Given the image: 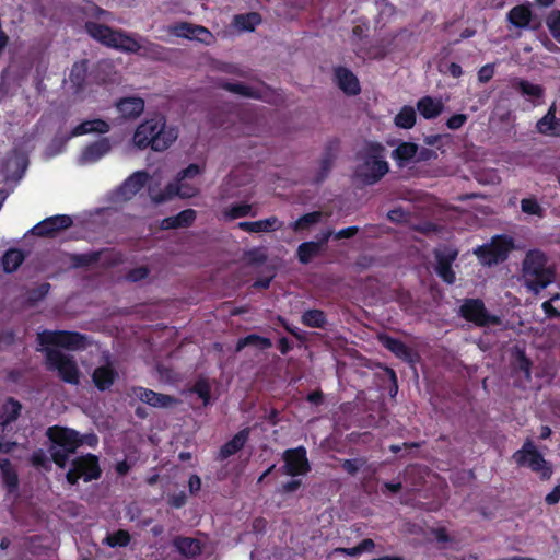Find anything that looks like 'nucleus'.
Returning <instances> with one entry per match:
<instances>
[{
  "instance_id": "obj_19",
  "label": "nucleus",
  "mask_w": 560,
  "mask_h": 560,
  "mask_svg": "<svg viewBox=\"0 0 560 560\" xmlns=\"http://www.w3.org/2000/svg\"><path fill=\"white\" fill-rule=\"evenodd\" d=\"M250 434V428L240 430L231 440L225 442L219 451L218 459L225 460L244 448Z\"/></svg>"
},
{
  "instance_id": "obj_52",
  "label": "nucleus",
  "mask_w": 560,
  "mask_h": 560,
  "mask_svg": "<svg viewBox=\"0 0 560 560\" xmlns=\"http://www.w3.org/2000/svg\"><path fill=\"white\" fill-rule=\"evenodd\" d=\"M192 392L202 399L203 405L207 406L211 398V387L206 380H199L192 387Z\"/></svg>"
},
{
  "instance_id": "obj_8",
  "label": "nucleus",
  "mask_w": 560,
  "mask_h": 560,
  "mask_svg": "<svg viewBox=\"0 0 560 560\" xmlns=\"http://www.w3.org/2000/svg\"><path fill=\"white\" fill-rule=\"evenodd\" d=\"M43 346L60 347L70 351L84 350L90 345L86 335L71 330H44L38 335Z\"/></svg>"
},
{
  "instance_id": "obj_20",
  "label": "nucleus",
  "mask_w": 560,
  "mask_h": 560,
  "mask_svg": "<svg viewBox=\"0 0 560 560\" xmlns=\"http://www.w3.org/2000/svg\"><path fill=\"white\" fill-rule=\"evenodd\" d=\"M417 110L427 120L438 118L444 110L445 105L442 98L430 95L422 96L417 102Z\"/></svg>"
},
{
  "instance_id": "obj_42",
  "label": "nucleus",
  "mask_w": 560,
  "mask_h": 560,
  "mask_svg": "<svg viewBox=\"0 0 560 560\" xmlns=\"http://www.w3.org/2000/svg\"><path fill=\"white\" fill-rule=\"evenodd\" d=\"M247 346H255L261 350H266L272 347V341L267 337L259 336L257 334H249L237 340L236 351H241Z\"/></svg>"
},
{
  "instance_id": "obj_25",
  "label": "nucleus",
  "mask_w": 560,
  "mask_h": 560,
  "mask_svg": "<svg viewBox=\"0 0 560 560\" xmlns=\"http://www.w3.org/2000/svg\"><path fill=\"white\" fill-rule=\"evenodd\" d=\"M118 112L125 119H135L144 110V101L139 96L122 97L116 103Z\"/></svg>"
},
{
  "instance_id": "obj_10",
  "label": "nucleus",
  "mask_w": 560,
  "mask_h": 560,
  "mask_svg": "<svg viewBox=\"0 0 560 560\" xmlns=\"http://www.w3.org/2000/svg\"><path fill=\"white\" fill-rule=\"evenodd\" d=\"M459 315L467 322L477 327H488L490 325H500L501 319L498 315L490 314L481 299H465L459 307Z\"/></svg>"
},
{
  "instance_id": "obj_4",
  "label": "nucleus",
  "mask_w": 560,
  "mask_h": 560,
  "mask_svg": "<svg viewBox=\"0 0 560 560\" xmlns=\"http://www.w3.org/2000/svg\"><path fill=\"white\" fill-rule=\"evenodd\" d=\"M201 167L196 163H190L186 168L182 170L176 179L168 183L165 188L159 194L152 196V200L155 203H163L172 200L174 197L179 196L180 198H191L198 195L199 188L195 184H190L188 179H194L201 174Z\"/></svg>"
},
{
  "instance_id": "obj_26",
  "label": "nucleus",
  "mask_w": 560,
  "mask_h": 560,
  "mask_svg": "<svg viewBox=\"0 0 560 560\" xmlns=\"http://www.w3.org/2000/svg\"><path fill=\"white\" fill-rule=\"evenodd\" d=\"M536 129L545 136L560 137V119L556 117V106L551 105L536 124Z\"/></svg>"
},
{
  "instance_id": "obj_34",
  "label": "nucleus",
  "mask_w": 560,
  "mask_h": 560,
  "mask_svg": "<svg viewBox=\"0 0 560 560\" xmlns=\"http://www.w3.org/2000/svg\"><path fill=\"white\" fill-rule=\"evenodd\" d=\"M0 471L8 492H15L19 488V476L9 458H0Z\"/></svg>"
},
{
  "instance_id": "obj_43",
  "label": "nucleus",
  "mask_w": 560,
  "mask_h": 560,
  "mask_svg": "<svg viewBox=\"0 0 560 560\" xmlns=\"http://www.w3.org/2000/svg\"><path fill=\"white\" fill-rule=\"evenodd\" d=\"M166 48L160 44L145 40L143 44L141 43V49H139L138 55L152 59V60H164L166 57Z\"/></svg>"
},
{
  "instance_id": "obj_9",
  "label": "nucleus",
  "mask_w": 560,
  "mask_h": 560,
  "mask_svg": "<svg viewBox=\"0 0 560 560\" xmlns=\"http://www.w3.org/2000/svg\"><path fill=\"white\" fill-rule=\"evenodd\" d=\"M102 469L100 467L98 457L94 454H86L75 457L71 467L66 474L67 481L74 486L80 479L84 482L96 480L101 477Z\"/></svg>"
},
{
  "instance_id": "obj_46",
  "label": "nucleus",
  "mask_w": 560,
  "mask_h": 560,
  "mask_svg": "<svg viewBox=\"0 0 560 560\" xmlns=\"http://www.w3.org/2000/svg\"><path fill=\"white\" fill-rule=\"evenodd\" d=\"M260 22L261 18L256 12L236 14L234 16V24L242 31L253 32Z\"/></svg>"
},
{
  "instance_id": "obj_28",
  "label": "nucleus",
  "mask_w": 560,
  "mask_h": 560,
  "mask_svg": "<svg viewBox=\"0 0 560 560\" xmlns=\"http://www.w3.org/2000/svg\"><path fill=\"white\" fill-rule=\"evenodd\" d=\"M196 217L197 213L194 209H185L176 215L164 218L161 228L164 230L189 228L195 222Z\"/></svg>"
},
{
  "instance_id": "obj_35",
  "label": "nucleus",
  "mask_w": 560,
  "mask_h": 560,
  "mask_svg": "<svg viewBox=\"0 0 560 560\" xmlns=\"http://www.w3.org/2000/svg\"><path fill=\"white\" fill-rule=\"evenodd\" d=\"M86 60L74 62L70 73L69 81L72 84L74 92L79 93L84 90L86 85L88 66Z\"/></svg>"
},
{
  "instance_id": "obj_3",
  "label": "nucleus",
  "mask_w": 560,
  "mask_h": 560,
  "mask_svg": "<svg viewBox=\"0 0 560 560\" xmlns=\"http://www.w3.org/2000/svg\"><path fill=\"white\" fill-rule=\"evenodd\" d=\"M523 278L526 287L534 293L540 292L555 279V271L547 267L546 255L538 250H529L523 260Z\"/></svg>"
},
{
  "instance_id": "obj_16",
  "label": "nucleus",
  "mask_w": 560,
  "mask_h": 560,
  "mask_svg": "<svg viewBox=\"0 0 560 560\" xmlns=\"http://www.w3.org/2000/svg\"><path fill=\"white\" fill-rule=\"evenodd\" d=\"M369 26L366 24L355 25L352 28L350 42L353 46V50L358 57H373V58H384L385 52L372 54L371 49L368 47L366 39Z\"/></svg>"
},
{
  "instance_id": "obj_40",
  "label": "nucleus",
  "mask_w": 560,
  "mask_h": 560,
  "mask_svg": "<svg viewBox=\"0 0 560 560\" xmlns=\"http://www.w3.org/2000/svg\"><path fill=\"white\" fill-rule=\"evenodd\" d=\"M25 260L24 253L19 248H10L2 256V267L4 272L12 273L19 269V267Z\"/></svg>"
},
{
  "instance_id": "obj_5",
  "label": "nucleus",
  "mask_w": 560,
  "mask_h": 560,
  "mask_svg": "<svg viewBox=\"0 0 560 560\" xmlns=\"http://www.w3.org/2000/svg\"><path fill=\"white\" fill-rule=\"evenodd\" d=\"M512 457L518 466L528 467L532 471L538 474L540 479H550L552 467L536 448L532 440L527 439Z\"/></svg>"
},
{
  "instance_id": "obj_61",
  "label": "nucleus",
  "mask_w": 560,
  "mask_h": 560,
  "mask_svg": "<svg viewBox=\"0 0 560 560\" xmlns=\"http://www.w3.org/2000/svg\"><path fill=\"white\" fill-rule=\"evenodd\" d=\"M467 120L468 116L466 114H454L446 120L445 125L450 130H458Z\"/></svg>"
},
{
  "instance_id": "obj_14",
  "label": "nucleus",
  "mask_w": 560,
  "mask_h": 560,
  "mask_svg": "<svg viewBox=\"0 0 560 560\" xmlns=\"http://www.w3.org/2000/svg\"><path fill=\"white\" fill-rule=\"evenodd\" d=\"M46 434L59 448L74 453L80 447L79 432L73 429L55 425L48 428Z\"/></svg>"
},
{
  "instance_id": "obj_51",
  "label": "nucleus",
  "mask_w": 560,
  "mask_h": 560,
  "mask_svg": "<svg viewBox=\"0 0 560 560\" xmlns=\"http://www.w3.org/2000/svg\"><path fill=\"white\" fill-rule=\"evenodd\" d=\"M195 25L188 22H179L171 27V32L177 36L187 39H194Z\"/></svg>"
},
{
  "instance_id": "obj_50",
  "label": "nucleus",
  "mask_w": 560,
  "mask_h": 560,
  "mask_svg": "<svg viewBox=\"0 0 560 560\" xmlns=\"http://www.w3.org/2000/svg\"><path fill=\"white\" fill-rule=\"evenodd\" d=\"M322 219V212L319 211H313V212H308V213H305L303 215H301L295 222H294V230L295 231H300V230H307L310 229L312 225L318 223Z\"/></svg>"
},
{
  "instance_id": "obj_58",
  "label": "nucleus",
  "mask_w": 560,
  "mask_h": 560,
  "mask_svg": "<svg viewBox=\"0 0 560 560\" xmlns=\"http://www.w3.org/2000/svg\"><path fill=\"white\" fill-rule=\"evenodd\" d=\"M149 275L150 269L147 266H140L130 269L126 275V279L130 282H139L144 280Z\"/></svg>"
},
{
  "instance_id": "obj_57",
  "label": "nucleus",
  "mask_w": 560,
  "mask_h": 560,
  "mask_svg": "<svg viewBox=\"0 0 560 560\" xmlns=\"http://www.w3.org/2000/svg\"><path fill=\"white\" fill-rule=\"evenodd\" d=\"M547 26L555 38L560 36V11H552L547 18Z\"/></svg>"
},
{
  "instance_id": "obj_21",
  "label": "nucleus",
  "mask_w": 560,
  "mask_h": 560,
  "mask_svg": "<svg viewBox=\"0 0 560 560\" xmlns=\"http://www.w3.org/2000/svg\"><path fill=\"white\" fill-rule=\"evenodd\" d=\"M117 378L118 372L110 363L97 366L92 373V381L101 392L109 389Z\"/></svg>"
},
{
  "instance_id": "obj_27",
  "label": "nucleus",
  "mask_w": 560,
  "mask_h": 560,
  "mask_svg": "<svg viewBox=\"0 0 560 560\" xmlns=\"http://www.w3.org/2000/svg\"><path fill=\"white\" fill-rule=\"evenodd\" d=\"M236 228L248 233H267L279 229V220L272 215L258 221H242L237 223Z\"/></svg>"
},
{
  "instance_id": "obj_59",
  "label": "nucleus",
  "mask_w": 560,
  "mask_h": 560,
  "mask_svg": "<svg viewBox=\"0 0 560 560\" xmlns=\"http://www.w3.org/2000/svg\"><path fill=\"white\" fill-rule=\"evenodd\" d=\"M31 463L33 466L38 467V468H45V469L50 468L49 458L47 457L46 453L42 448H38L32 453Z\"/></svg>"
},
{
  "instance_id": "obj_48",
  "label": "nucleus",
  "mask_w": 560,
  "mask_h": 560,
  "mask_svg": "<svg viewBox=\"0 0 560 560\" xmlns=\"http://www.w3.org/2000/svg\"><path fill=\"white\" fill-rule=\"evenodd\" d=\"M22 405L13 397H9L3 406L2 419L4 424L14 422L21 415Z\"/></svg>"
},
{
  "instance_id": "obj_33",
  "label": "nucleus",
  "mask_w": 560,
  "mask_h": 560,
  "mask_svg": "<svg viewBox=\"0 0 560 560\" xmlns=\"http://www.w3.org/2000/svg\"><path fill=\"white\" fill-rule=\"evenodd\" d=\"M532 19V10L525 4L515 5L508 13V21L517 28L528 27Z\"/></svg>"
},
{
  "instance_id": "obj_11",
  "label": "nucleus",
  "mask_w": 560,
  "mask_h": 560,
  "mask_svg": "<svg viewBox=\"0 0 560 560\" xmlns=\"http://www.w3.org/2000/svg\"><path fill=\"white\" fill-rule=\"evenodd\" d=\"M283 466L280 468L282 475L298 477L307 475L311 471V464L307 458V451L304 446L288 448L282 453Z\"/></svg>"
},
{
  "instance_id": "obj_56",
  "label": "nucleus",
  "mask_w": 560,
  "mask_h": 560,
  "mask_svg": "<svg viewBox=\"0 0 560 560\" xmlns=\"http://www.w3.org/2000/svg\"><path fill=\"white\" fill-rule=\"evenodd\" d=\"M340 141L337 138L330 139L323 151L322 158L328 159L330 162L335 163V160L337 158V152L339 150Z\"/></svg>"
},
{
  "instance_id": "obj_2",
  "label": "nucleus",
  "mask_w": 560,
  "mask_h": 560,
  "mask_svg": "<svg viewBox=\"0 0 560 560\" xmlns=\"http://www.w3.org/2000/svg\"><path fill=\"white\" fill-rule=\"evenodd\" d=\"M385 148L380 142L370 141L357 153L361 161L354 170V177L365 186L378 183L389 171L384 159Z\"/></svg>"
},
{
  "instance_id": "obj_55",
  "label": "nucleus",
  "mask_w": 560,
  "mask_h": 560,
  "mask_svg": "<svg viewBox=\"0 0 560 560\" xmlns=\"http://www.w3.org/2000/svg\"><path fill=\"white\" fill-rule=\"evenodd\" d=\"M332 166L334 163L330 162L328 159L320 158L319 170L317 171L314 177V183L316 185L322 184L328 177Z\"/></svg>"
},
{
  "instance_id": "obj_63",
  "label": "nucleus",
  "mask_w": 560,
  "mask_h": 560,
  "mask_svg": "<svg viewBox=\"0 0 560 560\" xmlns=\"http://www.w3.org/2000/svg\"><path fill=\"white\" fill-rule=\"evenodd\" d=\"M560 299V294L556 293L555 295H552L551 299H549L548 301H545L541 305L545 314L549 317V318H558L560 317V312L553 306V302L556 300Z\"/></svg>"
},
{
  "instance_id": "obj_60",
  "label": "nucleus",
  "mask_w": 560,
  "mask_h": 560,
  "mask_svg": "<svg viewBox=\"0 0 560 560\" xmlns=\"http://www.w3.org/2000/svg\"><path fill=\"white\" fill-rule=\"evenodd\" d=\"M249 264L261 265L267 260V255L261 248H253L245 254Z\"/></svg>"
},
{
  "instance_id": "obj_53",
  "label": "nucleus",
  "mask_w": 560,
  "mask_h": 560,
  "mask_svg": "<svg viewBox=\"0 0 560 560\" xmlns=\"http://www.w3.org/2000/svg\"><path fill=\"white\" fill-rule=\"evenodd\" d=\"M530 368H532V362L526 357L525 352L524 351L517 352V357H516L513 369L515 371L523 372L525 378L529 380L530 378Z\"/></svg>"
},
{
  "instance_id": "obj_1",
  "label": "nucleus",
  "mask_w": 560,
  "mask_h": 560,
  "mask_svg": "<svg viewBox=\"0 0 560 560\" xmlns=\"http://www.w3.org/2000/svg\"><path fill=\"white\" fill-rule=\"evenodd\" d=\"M177 137V128L168 126L163 115H155L137 127L133 143L141 150L151 148L153 151L162 152L168 149Z\"/></svg>"
},
{
  "instance_id": "obj_37",
  "label": "nucleus",
  "mask_w": 560,
  "mask_h": 560,
  "mask_svg": "<svg viewBox=\"0 0 560 560\" xmlns=\"http://www.w3.org/2000/svg\"><path fill=\"white\" fill-rule=\"evenodd\" d=\"M511 86L520 92L523 96H527L532 100L541 98L545 90L539 84H534L525 79H514Z\"/></svg>"
},
{
  "instance_id": "obj_45",
  "label": "nucleus",
  "mask_w": 560,
  "mask_h": 560,
  "mask_svg": "<svg viewBox=\"0 0 560 560\" xmlns=\"http://www.w3.org/2000/svg\"><path fill=\"white\" fill-rule=\"evenodd\" d=\"M418 147L412 142H401L394 151L393 159L399 164L411 161L417 154Z\"/></svg>"
},
{
  "instance_id": "obj_47",
  "label": "nucleus",
  "mask_w": 560,
  "mask_h": 560,
  "mask_svg": "<svg viewBox=\"0 0 560 560\" xmlns=\"http://www.w3.org/2000/svg\"><path fill=\"white\" fill-rule=\"evenodd\" d=\"M50 291V283L43 282L35 288H31L25 293V303L30 306L36 305L43 301Z\"/></svg>"
},
{
  "instance_id": "obj_29",
  "label": "nucleus",
  "mask_w": 560,
  "mask_h": 560,
  "mask_svg": "<svg viewBox=\"0 0 560 560\" xmlns=\"http://www.w3.org/2000/svg\"><path fill=\"white\" fill-rule=\"evenodd\" d=\"M148 177L149 175L144 171H138L130 175L120 186V191L124 197L129 199L138 194L144 187Z\"/></svg>"
},
{
  "instance_id": "obj_6",
  "label": "nucleus",
  "mask_w": 560,
  "mask_h": 560,
  "mask_svg": "<svg viewBox=\"0 0 560 560\" xmlns=\"http://www.w3.org/2000/svg\"><path fill=\"white\" fill-rule=\"evenodd\" d=\"M513 248V238L502 234L492 237L490 243L478 246L474 253L482 265L491 267L503 262Z\"/></svg>"
},
{
  "instance_id": "obj_64",
  "label": "nucleus",
  "mask_w": 560,
  "mask_h": 560,
  "mask_svg": "<svg viewBox=\"0 0 560 560\" xmlns=\"http://www.w3.org/2000/svg\"><path fill=\"white\" fill-rule=\"evenodd\" d=\"M192 36H194V39H197L207 45H209L211 39L213 38V35L211 34V32L201 25H195Z\"/></svg>"
},
{
  "instance_id": "obj_38",
  "label": "nucleus",
  "mask_w": 560,
  "mask_h": 560,
  "mask_svg": "<svg viewBox=\"0 0 560 560\" xmlns=\"http://www.w3.org/2000/svg\"><path fill=\"white\" fill-rule=\"evenodd\" d=\"M110 48H115L125 52L138 54L139 49H141V43L125 32L117 30L114 43Z\"/></svg>"
},
{
  "instance_id": "obj_62",
  "label": "nucleus",
  "mask_w": 560,
  "mask_h": 560,
  "mask_svg": "<svg viewBox=\"0 0 560 560\" xmlns=\"http://www.w3.org/2000/svg\"><path fill=\"white\" fill-rule=\"evenodd\" d=\"M521 209L523 212L527 214H540L541 207L539 203L533 198H524L521 201Z\"/></svg>"
},
{
  "instance_id": "obj_32",
  "label": "nucleus",
  "mask_w": 560,
  "mask_h": 560,
  "mask_svg": "<svg viewBox=\"0 0 560 560\" xmlns=\"http://www.w3.org/2000/svg\"><path fill=\"white\" fill-rule=\"evenodd\" d=\"M219 86L228 92H231V93L244 96V97L254 98V100L262 98V92L260 89L246 85L242 82L222 81L219 83Z\"/></svg>"
},
{
  "instance_id": "obj_44",
  "label": "nucleus",
  "mask_w": 560,
  "mask_h": 560,
  "mask_svg": "<svg viewBox=\"0 0 560 560\" xmlns=\"http://www.w3.org/2000/svg\"><path fill=\"white\" fill-rule=\"evenodd\" d=\"M69 259L73 268L90 267L101 259V252H89L81 254H69Z\"/></svg>"
},
{
  "instance_id": "obj_18",
  "label": "nucleus",
  "mask_w": 560,
  "mask_h": 560,
  "mask_svg": "<svg viewBox=\"0 0 560 560\" xmlns=\"http://www.w3.org/2000/svg\"><path fill=\"white\" fill-rule=\"evenodd\" d=\"M338 88L349 96H355L361 92L360 82L357 75L348 68L339 66L334 70Z\"/></svg>"
},
{
  "instance_id": "obj_24",
  "label": "nucleus",
  "mask_w": 560,
  "mask_h": 560,
  "mask_svg": "<svg viewBox=\"0 0 560 560\" xmlns=\"http://www.w3.org/2000/svg\"><path fill=\"white\" fill-rule=\"evenodd\" d=\"M330 235L331 232L328 231L322 235L318 242L310 241L301 243L296 250L299 261L303 265L311 262L312 259L319 254L322 245L328 242Z\"/></svg>"
},
{
  "instance_id": "obj_39",
  "label": "nucleus",
  "mask_w": 560,
  "mask_h": 560,
  "mask_svg": "<svg viewBox=\"0 0 560 560\" xmlns=\"http://www.w3.org/2000/svg\"><path fill=\"white\" fill-rule=\"evenodd\" d=\"M301 322L306 327L324 329L327 325V315L323 310L311 308L302 314Z\"/></svg>"
},
{
  "instance_id": "obj_49",
  "label": "nucleus",
  "mask_w": 560,
  "mask_h": 560,
  "mask_svg": "<svg viewBox=\"0 0 560 560\" xmlns=\"http://www.w3.org/2000/svg\"><path fill=\"white\" fill-rule=\"evenodd\" d=\"M131 540V536L126 529H118L115 533L107 535L105 538V544L112 548L115 547H126L129 545Z\"/></svg>"
},
{
  "instance_id": "obj_15",
  "label": "nucleus",
  "mask_w": 560,
  "mask_h": 560,
  "mask_svg": "<svg viewBox=\"0 0 560 560\" xmlns=\"http://www.w3.org/2000/svg\"><path fill=\"white\" fill-rule=\"evenodd\" d=\"M132 390H133V394L136 395V397L140 401H142L151 407L167 408V407H172L178 402V399L174 396L156 393L152 389H149V388H145L142 386L133 387Z\"/></svg>"
},
{
  "instance_id": "obj_7",
  "label": "nucleus",
  "mask_w": 560,
  "mask_h": 560,
  "mask_svg": "<svg viewBox=\"0 0 560 560\" xmlns=\"http://www.w3.org/2000/svg\"><path fill=\"white\" fill-rule=\"evenodd\" d=\"M46 368L56 371L60 380L71 385L80 382V370L73 357L63 353L58 349L46 350Z\"/></svg>"
},
{
  "instance_id": "obj_13",
  "label": "nucleus",
  "mask_w": 560,
  "mask_h": 560,
  "mask_svg": "<svg viewBox=\"0 0 560 560\" xmlns=\"http://www.w3.org/2000/svg\"><path fill=\"white\" fill-rule=\"evenodd\" d=\"M435 272L447 284H453L456 280L455 272L452 268L453 262L457 259L458 250L453 247H444L435 250Z\"/></svg>"
},
{
  "instance_id": "obj_41",
  "label": "nucleus",
  "mask_w": 560,
  "mask_h": 560,
  "mask_svg": "<svg viewBox=\"0 0 560 560\" xmlns=\"http://www.w3.org/2000/svg\"><path fill=\"white\" fill-rule=\"evenodd\" d=\"M416 121L417 113L416 109L410 105H404L394 118L395 125L401 129L413 128Z\"/></svg>"
},
{
  "instance_id": "obj_54",
  "label": "nucleus",
  "mask_w": 560,
  "mask_h": 560,
  "mask_svg": "<svg viewBox=\"0 0 560 560\" xmlns=\"http://www.w3.org/2000/svg\"><path fill=\"white\" fill-rule=\"evenodd\" d=\"M51 460L59 467L65 468L69 460V455L72 454L71 452H68L66 450L51 446L49 448Z\"/></svg>"
},
{
  "instance_id": "obj_31",
  "label": "nucleus",
  "mask_w": 560,
  "mask_h": 560,
  "mask_svg": "<svg viewBox=\"0 0 560 560\" xmlns=\"http://www.w3.org/2000/svg\"><path fill=\"white\" fill-rule=\"evenodd\" d=\"M173 546L186 558H195L202 552L200 540L191 537L177 536L173 539Z\"/></svg>"
},
{
  "instance_id": "obj_17",
  "label": "nucleus",
  "mask_w": 560,
  "mask_h": 560,
  "mask_svg": "<svg viewBox=\"0 0 560 560\" xmlns=\"http://www.w3.org/2000/svg\"><path fill=\"white\" fill-rule=\"evenodd\" d=\"M381 345L390 351L395 357L407 363H413L416 353L400 339L394 338L387 334L378 336Z\"/></svg>"
},
{
  "instance_id": "obj_36",
  "label": "nucleus",
  "mask_w": 560,
  "mask_h": 560,
  "mask_svg": "<svg viewBox=\"0 0 560 560\" xmlns=\"http://www.w3.org/2000/svg\"><path fill=\"white\" fill-rule=\"evenodd\" d=\"M257 214L253 205L247 202L233 203L222 211V217L225 221H234L240 218L255 217Z\"/></svg>"
},
{
  "instance_id": "obj_23",
  "label": "nucleus",
  "mask_w": 560,
  "mask_h": 560,
  "mask_svg": "<svg viewBox=\"0 0 560 560\" xmlns=\"http://www.w3.org/2000/svg\"><path fill=\"white\" fill-rule=\"evenodd\" d=\"M112 149L108 138H101L88 144L81 153L82 163H94L106 155Z\"/></svg>"
},
{
  "instance_id": "obj_30",
  "label": "nucleus",
  "mask_w": 560,
  "mask_h": 560,
  "mask_svg": "<svg viewBox=\"0 0 560 560\" xmlns=\"http://www.w3.org/2000/svg\"><path fill=\"white\" fill-rule=\"evenodd\" d=\"M109 130L110 126L107 121L96 118L92 120H84L78 126H75L71 130L70 137H79L92 132L104 135L107 133Z\"/></svg>"
},
{
  "instance_id": "obj_12",
  "label": "nucleus",
  "mask_w": 560,
  "mask_h": 560,
  "mask_svg": "<svg viewBox=\"0 0 560 560\" xmlns=\"http://www.w3.org/2000/svg\"><path fill=\"white\" fill-rule=\"evenodd\" d=\"M73 220L68 214H56L48 217L31 229V233L38 237H56L61 231L71 228Z\"/></svg>"
},
{
  "instance_id": "obj_22",
  "label": "nucleus",
  "mask_w": 560,
  "mask_h": 560,
  "mask_svg": "<svg viewBox=\"0 0 560 560\" xmlns=\"http://www.w3.org/2000/svg\"><path fill=\"white\" fill-rule=\"evenodd\" d=\"M85 32L101 44L112 47L117 30L94 21H86L84 24Z\"/></svg>"
}]
</instances>
